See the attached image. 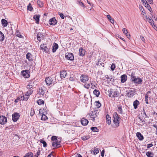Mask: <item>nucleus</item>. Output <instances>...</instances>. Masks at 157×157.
I'll return each instance as SVG.
<instances>
[{"mask_svg": "<svg viewBox=\"0 0 157 157\" xmlns=\"http://www.w3.org/2000/svg\"><path fill=\"white\" fill-rule=\"evenodd\" d=\"M80 79L81 82L85 83L84 87L87 89H88L90 86V83L87 82L89 80L88 77L87 75H82L81 76Z\"/></svg>", "mask_w": 157, "mask_h": 157, "instance_id": "nucleus-1", "label": "nucleus"}, {"mask_svg": "<svg viewBox=\"0 0 157 157\" xmlns=\"http://www.w3.org/2000/svg\"><path fill=\"white\" fill-rule=\"evenodd\" d=\"M51 44H48V43H44L40 45V49L45 53H48L49 52Z\"/></svg>", "mask_w": 157, "mask_h": 157, "instance_id": "nucleus-2", "label": "nucleus"}, {"mask_svg": "<svg viewBox=\"0 0 157 157\" xmlns=\"http://www.w3.org/2000/svg\"><path fill=\"white\" fill-rule=\"evenodd\" d=\"M98 113L99 112L98 110H94L93 111H91L89 113L88 115L91 118V120L94 121L97 118Z\"/></svg>", "mask_w": 157, "mask_h": 157, "instance_id": "nucleus-3", "label": "nucleus"}, {"mask_svg": "<svg viewBox=\"0 0 157 157\" xmlns=\"http://www.w3.org/2000/svg\"><path fill=\"white\" fill-rule=\"evenodd\" d=\"M114 120L113 122L115 124L114 127V128L118 127L119 125L120 122L119 121L120 118L119 117L117 113H115L113 115Z\"/></svg>", "mask_w": 157, "mask_h": 157, "instance_id": "nucleus-4", "label": "nucleus"}, {"mask_svg": "<svg viewBox=\"0 0 157 157\" xmlns=\"http://www.w3.org/2000/svg\"><path fill=\"white\" fill-rule=\"evenodd\" d=\"M46 91V88L44 86H43L39 88L38 94L40 95H44Z\"/></svg>", "mask_w": 157, "mask_h": 157, "instance_id": "nucleus-5", "label": "nucleus"}, {"mask_svg": "<svg viewBox=\"0 0 157 157\" xmlns=\"http://www.w3.org/2000/svg\"><path fill=\"white\" fill-rule=\"evenodd\" d=\"M29 71L28 70H23L21 71V74L25 78H28L30 76Z\"/></svg>", "mask_w": 157, "mask_h": 157, "instance_id": "nucleus-6", "label": "nucleus"}, {"mask_svg": "<svg viewBox=\"0 0 157 157\" xmlns=\"http://www.w3.org/2000/svg\"><path fill=\"white\" fill-rule=\"evenodd\" d=\"M109 96L111 97H117L119 95V93L117 91H113L110 90L109 91Z\"/></svg>", "mask_w": 157, "mask_h": 157, "instance_id": "nucleus-7", "label": "nucleus"}, {"mask_svg": "<svg viewBox=\"0 0 157 157\" xmlns=\"http://www.w3.org/2000/svg\"><path fill=\"white\" fill-rule=\"evenodd\" d=\"M142 79L138 77H133L132 81L137 84H140L142 82Z\"/></svg>", "mask_w": 157, "mask_h": 157, "instance_id": "nucleus-8", "label": "nucleus"}, {"mask_svg": "<svg viewBox=\"0 0 157 157\" xmlns=\"http://www.w3.org/2000/svg\"><path fill=\"white\" fill-rule=\"evenodd\" d=\"M7 122V117L3 115L0 116V124L2 125H4Z\"/></svg>", "mask_w": 157, "mask_h": 157, "instance_id": "nucleus-9", "label": "nucleus"}, {"mask_svg": "<svg viewBox=\"0 0 157 157\" xmlns=\"http://www.w3.org/2000/svg\"><path fill=\"white\" fill-rule=\"evenodd\" d=\"M20 116L19 113H15L12 115V120L14 122L17 121L19 118Z\"/></svg>", "mask_w": 157, "mask_h": 157, "instance_id": "nucleus-10", "label": "nucleus"}, {"mask_svg": "<svg viewBox=\"0 0 157 157\" xmlns=\"http://www.w3.org/2000/svg\"><path fill=\"white\" fill-rule=\"evenodd\" d=\"M34 82L35 81L33 80L30 81L28 83V84L26 86L27 89L28 90L33 89Z\"/></svg>", "mask_w": 157, "mask_h": 157, "instance_id": "nucleus-11", "label": "nucleus"}, {"mask_svg": "<svg viewBox=\"0 0 157 157\" xmlns=\"http://www.w3.org/2000/svg\"><path fill=\"white\" fill-rule=\"evenodd\" d=\"M45 81L46 84L48 86H50L52 84L53 79L50 77H46Z\"/></svg>", "mask_w": 157, "mask_h": 157, "instance_id": "nucleus-12", "label": "nucleus"}, {"mask_svg": "<svg viewBox=\"0 0 157 157\" xmlns=\"http://www.w3.org/2000/svg\"><path fill=\"white\" fill-rule=\"evenodd\" d=\"M52 142V146L54 147L55 148H58L60 147L61 146V144H60L61 141H56V142Z\"/></svg>", "mask_w": 157, "mask_h": 157, "instance_id": "nucleus-13", "label": "nucleus"}, {"mask_svg": "<svg viewBox=\"0 0 157 157\" xmlns=\"http://www.w3.org/2000/svg\"><path fill=\"white\" fill-rule=\"evenodd\" d=\"M57 23V21L56 20L55 17L50 19L49 21V23L50 25H54Z\"/></svg>", "mask_w": 157, "mask_h": 157, "instance_id": "nucleus-14", "label": "nucleus"}, {"mask_svg": "<svg viewBox=\"0 0 157 157\" xmlns=\"http://www.w3.org/2000/svg\"><path fill=\"white\" fill-rule=\"evenodd\" d=\"M65 56L68 60H73L74 59V57L72 53H67Z\"/></svg>", "mask_w": 157, "mask_h": 157, "instance_id": "nucleus-15", "label": "nucleus"}, {"mask_svg": "<svg viewBox=\"0 0 157 157\" xmlns=\"http://www.w3.org/2000/svg\"><path fill=\"white\" fill-rule=\"evenodd\" d=\"M136 92L134 90H130L127 91V95L128 97H132L135 95Z\"/></svg>", "mask_w": 157, "mask_h": 157, "instance_id": "nucleus-16", "label": "nucleus"}, {"mask_svg": "<svg viewBox=\"0 0 157 157\" xmlns=\"http://www.w3.org/2000/svg\"><path fill=\"white\" fill-rule=\"evenodd\" d=\"M52 47V52H55L58 48V45L57 44L54 43Z\"/></svg>", "mask_w": 157, "mask_h": 157, "instance_id": "nucleus-17", "label": "nucleus"}, {"mask_svg": "<svg viewBox=\"0 0 157 157\" xmlns=\"http://www.w3.org/2000/svg\"><path fill=\"white\" fill-rule=\"evenodd\" d=\"M60 77L62 78H65L67 75V74L65 71L63 70L60 72Z\"/></svg>", "mask_w": 157, "mask_h": 157, "instance_id": "nucleus-18", "label": "nucleus"}, {"mask_svg": "<svg viewBox=\"0 0 157 157\" xmlns=\"http://www.w3.org/2000/svg\"><path fill=\"white\" fill-rule=\"evenodd\" d=\"M81 122L82 124L84 126L87 125L89 122L88 121L84 118L82 119Z\"/></svg>", "mask_w": 157, "mask_h": 157, "instance_id": "nucleus-19", "label": "nucleus"}, {"mask_svg": "<svg viewBox=\"0 0 157 157\" xmlns=\"http://www.w3.org/2000/svg\"><path fill=\"white\" fill-rule=\"evenodd\" d=\"M91 153H92L93 152V154L95 155L97 154L99 152V151L98 148H96V147L91 149L90 150Z\"/></svg>", "mask_w": 157, "mask_h": 157, "instance_id": "nucleus-20", "label": "nucleus"}, {"mask_svg": "<svg viewBox=\"0 0 157 157\" xmlns=\"http://www.w3.org/2000/svg\"><path fill=\"white\" fill-rule=\"evenodd\" d=\"M79 55L80 56H83L85 55L86 51L83 50L82 48H81L79 49Z\"/></svg>", "mask_w": 157, "mask_h": 157, "instance_id": "nucleus-21", "label": "nucleus"}, {"mask_svg": "<svg viewBox=\"0 0 157 157\" xmlns=\"http://www.w3.org/2000/svg\"><path fill=\"white\" fill-rule=\"evenodd\" d=\"M121 82L122 83L124 82L127 80V78L126 75L124 74L121 76Z\"/></svg>", "mask_w": 157, "mask_h": 157, "instance_id": "nucleus-22", "label": "nucleus"}, {"mask_svg": "<svg viewBox=\"0 0 157 157\" xmlns=\"http://www.w3.org/2000/svg\"><path fill=\"white\" fill-rule=\"evenodd\" d=\"M33 56L30 53L28 52L26 55V58L29 61L33 60Z\"/></svg>", "mask_w": 157, "mask_h": 157, "instance_id": "nucleus-23", "label": "nucleus"}, {"mask_svg": "<svg viewBox=\"0 0 157 157\" xmlns=\"http://www.w3.org/2000/svg\"><path fill=\"white\" fill-rule=\"evenodd\" d=\"M107 123L109 125L111 124V118L109 114H107L106 116Z\"/></svg>", "mask_w": 157, "mask_h": 157, "instance_id": "nucleus-24", "label": "nucleus"}, {"mask_svg": "<svg viewBox=\"0 0 157 157\" xmlns=\"http://www.w3.org/2000/svg\"><path fill=\"white\" fill-rule=\"evenodd\" d=\"M21 100L24 101H27L29 98V97L26 94L25 95H23L22 96L21 95L20 96Z\"/></svg>", "mask_w": 157, "mask_h": 157, "instance_id": "nucleus-25", "label": "nucleus"}, {"mask_svg": "<svg viewBox=\"0 0 157 157\" xmlns=\"http://www.w3.org/2000/svg\"><path fill=\"white\" fill-rule=\"evenodd\" d=\"M136 136L140 140H142L144 139L143 136L140 132H137L136 133Z\"/></svg>", "mask_w": 157, "mask_h": 157, "instance_id": "nucleus-26", "label": "nucleus"}, {"mask_svg": "<svg viewBox=\"0 0 157 157\" xmlns=\"http://www.w3.org/2000/svg\"><path fill=\"white\" fill-rule=\"evenodd\" d=\"M139 104V101L137 100H136L134 101L133 103V105L134 107V108L135 109H137L138 105Z\"/></svg>", "mask_w": 157, "mask_h": 157, "instance_id": "nucleus-27", "label": "nucleus"}, {"mask_svg": "<svg viewBox=\"0 0 157 157\" xmlns=\"http://www.w3.org/2000/svg\"><path fill=\"white\" fill-rule=\"evenodd\" d=\"M2 25L4 27H6L7 25L8 22L5 19H2L1 21Z\"/></svg>", "mask_w": 157, "mask_h": 157, "instance_id": "nucleus-28", "label": "nucleus"}, {"mask_svg": "<svg viewBox=\"0 0 157 157\" xmlns=\"http://www.w3.org/2000/svg\"><path fill=\"white\" fill-rule=\"evenodd\" d=\"M39 18L40 16L38 15H35L33 16V18L35 20L36 23L37 24H38L39 23Z\"/></svg>", "mask_w": 157, "mask_h": 157, "instance_id": "nucleus-29", "label": "nucleus"}, {"mask_svg": "<svg viewBox=\"0 0 157 157\" xmlns=\"http://www.w3.org/2000/svg\"><path fill=\"white\" fill-rule=\"evenodd\" d=\"M93 94L95 95L96 97H98L100 94V92L98 90L95 89L93 92Z\"/></svg>", "mask_w": 157, "mask_h": 157, "instance_id": "nucleus-30", "label": "nucleus"}, {"mask_svg": "<svg viewBox=\"0 0 157 157\" xmlns=\"http://www.w3.org/2000/svg\"><path fill=\"white\" fill-rule=\"evenodd\" d=\"M43 36V35L42 34V33H38L37 36V39L39 41H41V38Z\"/></svg>", "mask_w": 157, "mask_h": 157, "instance_id": "nucleus-31", "label": "nucleus"}, {"mask_svg": "<svg viewBox=\"0 0 157 157\" xmlns=\"http://www.w3.org/2000/svg\"><path fill=\"white\" fill-rule=\"evenodd\" d=\"M148 22L153 27V26L155 27V25H154V21L153 20L151 19V17L148 18Z\"/></svg>", "mask_w": 157, "mask_h": 157, "instance_id": "nucleus-32", "label": "nucleus"}, {"mask_svg": "<svg viewBox=\"0 0 157 157\" xmlns=\"http://www.w3.org/2000/svg\"><path fill=\"white\" fill-rule=\"evenodd\" d=\"M4 39V36L2 33L0 31V41H3Z\"/></svg>", "mask_w": 157, "mask_h": 157, "instance_id": "nucleus-33", "label": "nucleus"}, {"mask_svg": "<svg viewBox=\"0 0 157 157\" xmlns=\"http://www.w3.org/2000/svg\"><path fill=\"white\" fill-rule=\"evenodd\" d=\"M144 6L147 8L149 10V11L151 12H152V10L150 6V5L147 3L146 5Z\"/></svg>", "mask_w": 157, "mask_h": 157, "instance_id": "nucleus-34", "label": "nucleus"}, {"mask_svg": "<svg viewBox=\"0 0 157 157\" xmlns=\"http://www.w3.org/2000/svg\"><path fill=\"white\" fill-rule=\"evenodd\" d=\"M51 140L52 142H53V143H54V142H56V141H57L58 140L57 136H53L51 137Z\"/></svg>", "mask_w": 157, "mask_h": 157, "instance_id": "nucleus-35", "label": "nucleus"}, {"mask_svg": "<svg viewBox=\"0 0 157 157\" xmlns=\"http://www.w3.org/2000/svg\"><path fill=\"white\" fill-rule=\"evenodd\" d=\"M48 119V117L44 114H42V117L41 118V119L42 120L45 121L46 120H47Z\"/></svg>", "mask_w": 157, "mask_h": 157, "instance_id": "nucleus-36", "label": "nucleus"}, {"mask_svg": "<svg viewBox=\"0 0 157 157\" xmlns=\"http://www.w3.org/2000/svg\"><path fill=\"white\" fill-rule=\"evenodd\" d=\"M146 154L148 157H153V154L151 152L148 151L146 152Z\"/></svg>", "mask_w": 157, "mask_h": 157, "instance_id": "nucleus-37", "label": "nucleus"}, {"mask_svg": "<svg viewBox=\"0 0 157 157\" xmlns=\"http://www.w3.org/2000/svg\"><path fill=\"white\" fill-rule=\"evenodd\" d=\"M38 5L41 8L43 6V2L40 0H38L37 1Z\"/></svg>", "mask_w": 157, "mask_h": 157, "instance_id": "nucleus-38", "label": "nucleus"}, {"mask_svg": "<svg viewBox=\"0 0 157 157\" xmlns=\"http://www.w3.org/2000/svg\"><path fill=\"white\" fill-rule=\"evenodd\" d=\"M37 103L39 105H41L44 104V101L41 99H39L37 101Z\"/></svg>", "mask_w": 157, "mask_h": 157, "instance_id": "nucleus-39", "label": "nucleus"}, {"mask_svg": "<svg viewBox=\"0 0 157 157\" xmlns=\"http://www.w3.org/2000/svg\"><path fill=\"white\" fill-rule=\"evenodd\" d=\"M117 111L119 113L122 114V109L121 106H119L117 108Z\"/></svg>", "mask_w": 157, "mask_h": 157, "instance_id": "nucleus-40", "label": "nucleus"}, {"mask_svg": "<svg viewBox=\"0 0 157 157\" xmlns=\"http://www.w3.org/2000/svg\"><path fill=\"white\" fill-rule=\"evenodd\" d=\"M78 4L79 5L82 6L83 7L85 8L86 7V6L84 5L83 3L80 0H78Z\"/></svg>", "mask_w": 157, "mask_h": 157, "instance_id": "nucleus-41", "label": "nucleus"}, {"mask_svg": "<svg viewBox=\"0 0 157 157\" xmlns=\"http://www.w3.org/2000/svg\"><path fill=\"white\" fill-rule=\"evenodd\" d=\"M91 129L94 132H98V129L96 127H92L91 128Z\"/></svg>", "mask_w": 157, "mask_h": 157, "instance_id": "nucleus-42", "label": "nucleus"}, {"mask_svg": "<svg viewBox=\"0 0 157 157\" xmlns=\"http://www.w3.org/2000/svg\"><path fill=\"white\" fill-rule=\"evenodd\" d=\"M40 142L42 143L43 145V146L44 147H46L47 146V143L44 140H40Z\"/></svg>", "mask_w": 157, "mask_h": 157, "instance_id": "nucleus-43", "label": "nucleus"}, {"mask_svg": "<svg viewBox=\"0 0 157 157\" xmlns=\"http://www.w3.org/2000/svg\"><path fill=\"white\" fill-rule=\"evenodd\" d=\"M33 90L32 89L30 90L27 92L26 94L29 97V95L32 94V93H33Z\"/></svg>", "mask_w": 157, "mask_h": 157, "instance_id": "nucleus-44", "label": "nucleus"}, {"mask_svg": "<svg viewBox=\"0 0 157 157\" xmlns=\"http://www.w3.org/2000/svg\"><path fill=\"white\" fill-rule=\"evenodd\" d=\"M89 138V136H83L81 137L82 139L83 140H88Z\"/></svg>", "mask_w": 157, "mask_h": 157, "instance_id": "nucleus-45", "label": "nucleus"}, {"mask_svg": "<svg viewBox=\"0 0 157 157\" xmlns=\"http://www.w3.org/2000/svg\"><path fill=\"white\" fill-rule=\"evenodd\" d=\"M33 8L32 7V6L30 3H29L27 6V10L30 11L33 10Z\"/></svg>", "mask_w": 157, "mask_h": 157, "instance_id": "nucleus-46", "label": "nucleus"}, {"mask_svg": "<svg viewBox=\"0 0 157 157\" xmlns=\"http://www.w3.org/2000/svg\"><path fill=\"white\" fill-rule=\"evenodd\" d=\"M35 114V111L34 109L33 108H31L30 112V116L31 117L33 116Z\"/></svg>", "mask_w": 157, "mask_h": 157, "instance_id": "nucleus-47", "label": "nucleus"}, {"mask_svg": "<svg viewBox=\"0 0 157 157\" xmlns=\"http://www.w3.org/2000/svg\"><path fill=\"white\" fill-rule=\"evenodd\" d=\"M148 96L147 94H146L145 95V101L146 104H148Z\"/></svg>", "mask_w": 157, "mask_h": 157, "instance_id": "nucleus-48", "label": "nucleus"}, {"mask_svg": "<svg viewBox=\"0 0 157 157\" xmlns=\"http://www.w3.org/2000/svg\"><path fill=\"white\" fill-rule=\"evenodd\" d=\"M40 153V149H39V150L36 153V154L34 155V157H38Z\"/></svg>", "mask_w": 157, "mask_h": 157, "instance_id": "nucleus-49", "label": "nucleus"}, {"mask_svg": "<svg viewBox=\"0 0 157 157\" xmlns=\"http://www.w3.org/2000/svg\"><path fill=\"white\" fill-rule=\"evenodd\" d=\"M16 36H18V37H19L20 38H21L22 37V35H21L20 34V33L19 32L17 31V32H16Z\"/></svg>", "mask_w": 157, "mask_h": 157, "instance_id": "nucleus-50", "label": "nucleus"}, {"mask_svg": "<svg viewBox=\"0 0 157 157\" xmlns=\"http://www.w3.org/2000/svg\"><path fill=\"white\" fill-rule=\"evenodd\" d=\"M26 155L28 157H32L33 156V154L31 152H28Z\"/></svg>", "mask_w": 157, "mask_h": 157, "instance_id": "nucleus-51", "label": "nucleus"}, {"mask_svg": "<svg viewBox=\"0 0 157 157\" xmlns=\"http://www.w3.org/2000/svg\"><path fill=\"white\" fill-rule=\"evenodd\" d=\"M141 12V14L144 16L146 17V18L147 19V18L146 15V14L145 12V11L144 10H140Z\"/></svg>", "mask_w": 157, "mask_h": 157, "instance_id": "nucleus-52", "label": "nucleus"}, {"mask_svg": "<svg viewBox=\"0 0 157 157\" xmlns=\"http://www.w3.org/2000/svg\"><path fill=\"white\" fill-rule=\"evenodd\" d=\"M96 105L99 108L101 106V104L99 102V101L96 102Z\"/></svg>", "mask_w": 157, "mask_h": 157, "instance_id": "nucleus-53", "label": "nucleus"}, {"mask_svg": "<svg viewBox=\"0 0 157 157\" xmlns=\"http://www.w3.org/2000/svg\"><path fill=\"white\" fill-rule=\"evenodd\" d=\"M116 67V66L115 64L112 63L111 66V69L112 71H113L114 70L115 68Z\"/></svg>", "mask_w": 157, "mask_h": 157, "instance_id": "nucleus-54", "label": "nucleus"}, {"mask_svg": "<svg viewBox=\"0 0 157 157\" xmlns=\"http://www.w3.org/2000/svg\"><path fill=\"white\" fill-rule=\"evenodd\" d=\"M21 100V98L20 97H17V98L15 100L14 102L17 103L19 101H20Z\"/></svg>", "mask_w": 157, "mask_h": 157, "instance_id": "nucleus-55", "label": "nucleus"}, {"mask_svg": "<svg viewBox=\"0 0 157 157\" xmlns=\"http://www.w3.org/2000/svg\"><path fill=\"white\" fill-rule=\"evenodd\" d=\"M59 14L60 17L62 19H64V17H65V16L62 13H59Z\"/></svg>", "mask_w": 157, "mask_h": 157, "instance_id": "nucleus-56", "label": "nucleus"}, {"mask_svg": "<svg viewBox=\"0 0 157 157\" xmlns=\"http://www.w3.org/2000/svg\"><path fill=\"white\" fill-rule=\"evenodd\" d=\"M123 33L125 34V35H126V34H128V31L125 28H123L122 30Z\"/></svg>", "mask_w": 157, "mask_h": 157, "instance_id": "nucleus-57", "label": "nucleus"}, {"mask_svg": "<svg viewBox=\"0 0 157 157\" xmlns=\"http://www.w3.org/2000/svg\"><path fill=\"white\" fill-rule=\"evenodd\" d=\"M142 3L144 6L147 4V3L146 0H141Z\"/></svg>", "mask_w": 157, "mask_h": 157, "instance_id": "nucleus-58", "label": "nucleus"}, {"mask_svg": "<svg viewBox=\"0 0 157 157\" xmlns=\"http://www.w3.org/2000/svg\"><path fill=\"white\" fill-rule=\"evenodd\" d=\"M106 78V79H109V81H112V78H110L108 75H106L105 76Z\"/></svg>", "mask_w": 157, "mask_h": 157, "instance_id": "nucleus-59", "label": "nucleus"}, {"mask_svg": "<svg viewBox=\"0 0 157 157\" xmlns=\"http://www.w3.org/2000/svg\"><path fill=\"white\" fill-rule=\"evenodd\" d=\"M139 8L140 10H144V9L143 6L141 5H139Z\"/></svg>", "mask_w": 157, "mask_h": 157, "instance_id": "nucleus-60", "label": "nucleus"}, {"mask_svg": "<svg viewBox=\"0 0 157 157\" xmlns=\"http://www.w3.org/2000/svg\"><path fill=\"white\" fill-rule=\"evenodd\" d=\"M153 126L156 128L155 134L157 135V125L156 124H153Z\"/></svg>", "mask_w": 157, "mask_h": 157, "instance_id": "nucleus-61", "label": "nucleus"}, {"mask_svg": "<svg viewBox=\"0 0 157 157\" xmlns=\"http://www.w3.org/2000/svg\"><path fill=\"white\" fill-rule=\"evenodd\" d=\"M153 146V145L152 144H148L147 145V148H149L150 147H151Z\"/></svg>", "mask_w": 157, "mask_h": 157, "instance_id": "nucleus-62", "label": "nucleus"}, {"mask_svg": "<svg viewBox=\"0 0 157 157\" xmlns=\"http://www.w3.org/2000/svg\"><path fill=\"white\" fill-rule=\"evenodd\" d=\"M90 84L91 85V88L92 89H94L95 88H96V87L95 86V85H93V84L91 83Z\"/></svg>", "mask_w": 157, "mask_h": 157, "instance_id": "nucleus-63", "label": "nucleus"}, {"mask_svg": "<svg viewBox=\"0 0 157 157\" xmlns=\"http://www.w3.org/2000/svg\"><path fill=\"white\" fill-rule=\"evenodd\" d=\"M53 152H52L50 154H49L47 156V157H53V155L52 154V153H53Z\"/></svg>", "mask_w": 157, "mask_h": 157, "instance_id": "nucleus-64", "label": "nucleus"}]
</instances>
